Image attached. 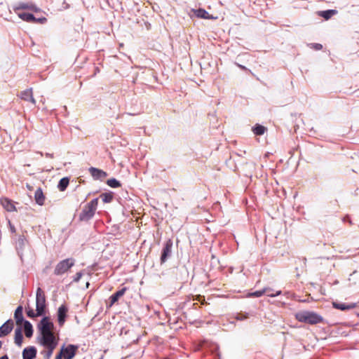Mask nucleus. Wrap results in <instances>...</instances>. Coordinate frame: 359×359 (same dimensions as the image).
Segmentation results:
<instances>
[{"instance_id": "obj_40", "label": "nucleus", "mask_w": 359, "mask_h": 359, "mask_svg": "<svg viewBox=\"0 0 359 359\" xmlns=\"http://www.w3.org/2000/svg\"><path fill=\"white\" fill-rule=\"evenodd\" d=\"M20 241L22 243H23V238L20 239Z\"/></svg>"}, {"instance_id": "obj_33", "label": "nucleus", "mask_w": 359, "mask_h": 359, "mask_svg": "<svg viewBox=\"0 0 359 359\" xmlns=\"http://www.w3.org/2000/svg\"><path fill=\"white\" fill-rule=\"evenodd\" d=\"M281 293V291H276V293H273V290L271 288V290L268 292H265V294H266L267 296L269 297H276V296H278Z\"/></svg>"}, {"instance_id": "obj_6", "label": "nucleus", "mask_w": 359, "mask_h": 359, "mask_svg": "<svg viewBox=\"0 0 359 359\" xmlns=\"http://www.w3.org/2000/svg\"><path fill=\"white\" fill-rule=\"evenodd\" d=\"M172 241L171 239H168L165 243L163 248L162 250V253L161 256V263H165L168 258L171 256L172 253Z\"/></svg>"}, {"instance_id": "obj_4", "label": "nucleus", "mask_w": 359, "mask_h": 359, "mask_svg": "<svg viewBox=\"0 0 359 359\" xmlns=\"http://www.w3.org/2000/svg\"><path fill=\"white\" fill-rule=\"evenodd\" d=\"M36 315H43L46 308V296L41 287L36 290Z\"/></svg>"}, {"instance_id": "obj_21", "label": "nucleus", "mask_w": 359, "mask_h": 359, "mask_svg": "<svg viewBox=\"0 0 359 359\" xmlns=\"http://www.w3.org/2000/svg\"><path fill=\"white\" fill-rule=\"evenodd\" d=\"M24 330L25 336L30 338L33 334V327L32 324L27 320L24 322Z\"/></svg>"}, {"instance_id": "obj_2", "label": "nucleus", "mask_w": 359, "mask_h": 359, "mask_svg": "<svg viewBox=\"0 0 359 359\" xmlns=\"http://www.w3.org/2000/svg\"><path fill=\"white\" fill-rule=\"evenodd\" d=\"M98 205V198H95L88 203L79 214L81 221H88L95 215Z\"/></svg>"}, {"instance_id": "obj_39", "label": "nucleus", "mask_w": 359, "mask_h": 359, "mask_svg": "<svg viewBox=\"0 0 359 359\" xmlns=\"http://www.w3.org/2000/svg\"><path fill=\"white\" fill-rule=\"evenodd\" d=\"M0 359H8V358L6 355H5L1 357Z\"/></svg>"}, {"instance_id": "obj_41", "label": "nucleus", "mask_w": 359, "mask_h": 359, "mask_svg": "<svg viewBox=\"0 0 359 359\" xmlns=\"http://www.w3.org/2000/svg\"><path fill=\"white\" fill-rule=\"evenodd\" d=\"M2 343L0 341V348H1Z\"/></svg>"}, {"instance_id": "obj_20", "label": "nucleus", "mask_w": 359, "mask_h": 359, "mask_svg": "<svg viewBox=\"0 0 359 359\" xmlns=\"http://www.w3.org/2000/svg\"><path fill=\"white\" fill-rule=\"evenodd\" d=\"M15 344L18 346H21L22 341H23V336L22 333V330L20 327L17 328L15 330V337H14Z\"/></svg>"}, {"instance_id": "obj_24", "label": "nucleus", "mask_w": 359, "mask_h": 359, "mask_svg": "<svg viewBox=\"0 0 359 359\" xmlns=\"http://www.w3.org/2000/svg\"><path fill=\"white\" fill-rule=\"evenodd\" d=\"M69 179L68 177L62 178L57 185V188L60 191H64L68 187Z\"/></svg>"}, {"instance_id": "obj_42", "label": "nucleus", "mask_w": 359, "mask_h": 359, "mask_svg": "<svg viewBox=\"0 0 359 359\" xmlns=\"http://www.w3.org/2000/svg\"><path fill=\"white\" fill-rule=\"evenodd\" d=\"M100 359H103V357H102V358H100Z\"/></svg>"}, {"instance_id": "obj_15", "label": "nucleus", "mask_w": 359, "mask_h": 359, "mask_svg": "<svg viewBox=\"0 0 359 359\" xmlns=\"http://www.w3.org/2000/svg\"><path fill=\"white\" fill-rule=\"evenodd\" d=\"M89 172L95 180L104 179L107 176L106 172L93 167L89 168Z\"/></svg>"}, {"instance_id": "obj_8", "label": "nucleus", "mask_w": 359, "mask_h": 359, "mask_svg": "<svg viewBox=\"0 0 359 359\" xmlns=\"http://www.w3.org/2000/svg\"><path fill=\"white\" fill-rule=\"evenodd\" d=\"M0 204L8 212H16L17 208L15 206V203L12 200L6 197L0 198Z\"/></svg>"}, {"instance_id": "obj_28", "label": "nucleus", "mask_w": 359, "mask_h": 359, "mask_svg": "<svg viewBox=\"0 0 359 359\" xmlns=\"http://www.w3.org/2000/svg\"><path fill=\"white\" fill-rule=\"evenodd\" d=\"M107 184L113 188H117L121 187V183L117 181L116 179L112 178L107 180Z\"/></svg>"}, {"instance_id": "obj_37", "label": "nucleus", "mask_w": 359, "mask_h": 359, "mask_svg": "<svg viewBox=\"0 0 359 359\" xmlns=\"http://www.w3.org/2000/svg\"><path fill=\"white\" fill-rule=\"evenodd\" d=\"M9 225H10V229H11V232L15 233L16 231L15 226L13 225H12L10 222H9Z\"/></svg>"}, {"instance_id": "obj_25", "label": "nucleus", "mask_w": 359, "mask_h": 359, "mask_svg": "<svg viewBox=\"0 0 359 359\" xmlns=\"http://www.w3.org/2000/svg\"><path fill=\"white\" fill-rule=\"evenodd\" d=\"M270 290H271L270 287H265L262 290H257L254 292L250 293L249 297H259L262 296L264 294H265V292H268Z\"/></svg>"}, {"instance_id": "obj_7", "label": "nucleus", "mask_w": 359, "mask_h": 359, "mask_svg": "<svg viewBox=\"0 0 359 359\" xmlns=\"http://www.w3.org/2000/svg\"><path fill=\"white\" fill-rule=\"evenodd\" d=\"M14 11L17 13L18 11L20 10H29L34 12H38L39 11V8L36 6L35 4L30 2H21L19 3L16 6L13 8Z\"/></svg>"}, {"instance_id": "obj_34", "label": "nucleus", "mask_w": 359, "mask_h": 359, "mask_svg": "<svg viewBox=\"0 0 359 359\" xmlns=\"http://www.w3.org/2000/svg\"><path fill=\"white\" fill-rule=\"evenodd\" d=\"M196 299L201 303V304H206L205 297L201 295H198L196 298Z\"/></svg>"}, {"instance_id": "obj_12", "label": "nucleus", "mask_w": 359, "mask_h": 359, "mask_svg": "<svg viewBox=\"0 0 359 359\" xmlns=\"http://www.w3.org/2000/svg\"><path fill=\"white\" fill-rule=\"evenodd\" d=\"M128 290L126 287H123L121 290L117 291L109 297V307H111L118 300L124 295Z\"/></svg>"}, {"instance_id": "obj_10", "label": "nucleus", "mask_w": 359, "mask_h": 359, "mask_svg": "<svg viewBox=\"0 0 359 359\" xmlns=\"http://www.w3.org/2000/svg\"><path fill=\"white\" fill-rule=\"evenodd\" d=\"M333 308L341 310V311H347V310H351L355 309L357 306L356 303H341V302H333L332 303Z\"/></svg>"}, {"instance_id": "obj_17", "label": "nucleus", "mask_w": 359, "mask_h": 359, "mask_svg": "<svg viewBox=\"0 0 359 359\" xmlns=\"http://www.w3.org/2000/svg\"><path fill=\"white\" fill-rule=\"evenodd\" d=\"M34 199L36 203L39 205H43L45 202L46 197L43 193L41 188H38L34 194Z\"/></svg>"}, {"instance_id": "obj_26", "label": "nucleus", "mask_w": 359, "mask_h": 359, "mask_svg": "<svg viewBox=\"0 0 359 359\" xmlns=\"http://www.w3.org/2000/svg\"><path fill=\"white\" fill-rule=\"evenodd\" d=\"M100 197L102 198L104 203H110L113 199V195L111 193H104L101 194Z\"/></svg>"}, {"instance_id": "obj_1", "label": "nucleus", "mask_w": 359, "mask_h": 359, "mask_svg": "<svg viewBox=\"0 0 359 359\" xmlns=\"http://www.w3.org/2000/svg\"><path fill=\"white\" fill-rule=\"evenodd\" d=\"M38 328L41 335L38 338L39 343L46 348L41 353L45 359H50L59 341L53 332L54 325L48 317H44L38 325Z\"/></svg>"}, {"instance_id": "obj_11", "label": "nucleus", "mask_w": 359, "mask_h": 359, "mask_svg": "<svg viewBox=\"0 0 359 359\" xmlns=\"http://www.w3.org/2000/svg\"><path fill=\"white\" fill-rule=\"evenodd\" d=\"M14 326L12 320H7L4 324L0 327V337L8 335L13 330Z\"/></svg>"}, {"instance_id": "obj_31", "label": "nucleus", "mask_w": 359, "mask_h": 359, "mask_svg": "<svg viewBox=\"0 0 359 359\" xmlns=\"http://www.w3.org/2000/svg\"><path fill=\"white\" fill-rule=\"evenodd\" d=\"M47 22V19L44 17L36 18L34 17V20L32 21V23H39V24H44Z\"/></svg>"}, {"instance_id": "obj_29", "label": "nucleus", "mask_w": 359, "mask_h": 359, "mask_svg": "<svg viewBox=\"0 0 359 359\" xmlns=\"http://www.w3.org/2000/svg\"><path fill=\"white\" fill-rule=\"evenodd\" d=\"M196 14L199 18H207L208 12L204 9L199 8L196 11Z\"/></svg>"}, {"instance_id": "obj_13", "label": "nucleus", "mask_w": 359, "mask_h": 359, "mask_svg": "<svg viewBox=\"0 0 359 359\" xmlns=\"http://www.w3.org/2000/svg\"><path fill=\"white\" fill-rule=\"evenodd\" d=\"M323 318L313 312H307L306 323L315 325L323 322Z\"/></svg>"}, {"instance_id": "obj_5", "label": "nucleus", "mask_w": 359, "mask_h": 359, "mask_svg": "<svg viewBox=\"0 0 359 359\" xmlns=\"http://www.w3.org/2000/svg\"><path fill=\"white\" fill-rule=\"evenodd\" d=\"M78 349V346L69 344L67 346H62L60 349V353H62L64 359H72Z\"/></svg>"}, {"instance_id": "obj_23", "label": "nucleus", "mask_w": 359, "mask_h": 359, "mask_svg": "<svg viewBox=\"0 0 359 359\" xmlns=\"http://www.w3.org/2000/svg\"><path fill=\"white\" fill-rule=\"evenodd\" d=\"M252 131H253L254 134L256 135H262L266 131V128H265L264 126H263L260 124H256L252 128Z\"/></svg>"}, {"instance_id": "obj_32", "label": "nucleus", "mask_w": 359, "mask_h": 359, "mask_svg": "<svg viewBox=\"0 0 359 359\" xmlns=\"http://www.w3.org/2000/svg\"><path fill=\"white\" fill-rule=\"evenodd\" d=\"M27 315L28 317L29 318H35L36 316H40L41 315H36V312L34 313V311H33V309H29L27 311Z\"/></svg>"}, {"instance_id": "obj_27", "label": "nucleus", "mask_w": 359, "mask_h": 359, "mask_svg": "<svg viewBox=\"0 0 359 359\" xmlns=\"http://www.w3.org/2000/svg\"><path fill=\"white\" fill-rule=\"evenodd\" d=\"M307 312L298 313L295 315V318L299 322L306 323Z\"/></svg>"}, {"instance_id": "obj_36", "label": "nucleus", "mask_w": 359, "mask_h": 359, "mask_svg": "<svg viewBox=\"0 0 359 359\" xmlns=\"http://www.w3.org/2000/svg\"><path fill=\"white\" fill-rule=\"evenodd\" d=\"M82 276V273L81 272H78L76 273V276H75V278H74V281L77 282L80 280V278H81Z\"/></svg>"}, {"instance_id": "obj_35", "label": "nucleus", "mask_w": 359, "mask_h": 359, "mask_svg": "<svg viewBox=\"0 0 359 359\" xmlns=\"http://www.w3.org/2000/svg\"><path fill=\"white\" fill-rule=\"evenodd\" d=\"M312 46L316 50H320L323 48V46L320 43H313Z\"/></svg>"}, {"instance_id": "obj_9", "label": "nucleus", "mask_w": 359, "mask_h": 359, "mask_svg": "<svg viewBox=\"0 0 359 359\" xmlns=\"http://www.w3.org/2000/svg\"><path fill=\"white\" fill-rule=\"evenodd\" d=\"M68 308L66 305H61L57 310V320L60 326H62L65 322V319L67 315Z\"/></svg>"}, {"instance_id": "obj_30", "label": "nucleus", "mask_w": 359, "mask_h": 359, "mask_svg": "<svg viewBox=\"0 0 359 359\" xmlns=\"http://www.w3.org/2000/svg\"><path fill=\"white\" fill-rule=\"evenodd\" d=\"M248 318V313H239L236 315V318L238 320H243Z\"/></svg>"}, {"instance_id": "obj_19", "label": "nucleus", "mask_w": 359, "mask_h": 359, "mask_svg": "<svg viewBox=\"0 0 359 359\" xmlns=\"http://www.w3.org/2000/svg\"><path fill=\"white\" fill-rule=\"evenodd\" d=\"M337 13V10H327L317 12L318 15L323 18L326 20L330 19L333 15H334Z\"/></svg>"}, {"instance_id": "obj_3", "label": "nucleus", "mask_w": 359, "mask_h": 359, "mask_svg": "<svg viewBox=\"0 0 359 359\" xmlns=\"http://www.w3.org/2000/svg\"><path fill=\"white\" fill-rule=\"evenodd\" d=\"M75 261L72 258L65 259L57 264L54 269V274L60 276L68 271L74 265Z\"/></svg>"}, {"instance_id": "obj_18", "label": "nucleus", "mask_w": 359, "mask_h": 359, "mask_svg": "<svg viewBox=\"0 0 359 359\" xmlns=\"http://www.w3.org/2000/svg\"><path fill=\"white\" fill-rule=\"evenodd\" d=\"M14 317H15V319L16 321V324L18 326H21L22 323L25 322L23 315H22V307L21 306H19L16 309V310L15 311Z\"/></svg>"}, {"instance_id": "obj_22", "label": "nucleus", "mask_w": 359, "mask_h": 359, "mask_svg": "<svg viewBox=\"0 0 359 359\" xmlns=\"http://www.w3.org/2000/svg\"><path fill=\"white\" fill-rule=\"evenodd\" d=\"M18 16L22 20L27 22H32L34 20V15L27 13H17Z\"/></svg>"}, {"instance_id": "obj_38", "label": "nucleus", "mask_w": 359, "mask_h": 359, "mask_svg": "<svg viewBox=\"0 0 359 359\" xmlns=\"http://www.w3.org/2000/svg\"><path fill=\"white\" fill-rule=\"evenodd\" d=\"M62 358H63L62 353H61L60 352L55 357V359H62Z\"/></svg>"}, {"instance_id": "obj_16", "label": "nucleus", "mask_w": 359, "mask_h": 359, "mask_svg": "<svg viewBox=\"0 0 359 359\" xmlns=\"http://www.w3.org/2000/svg\"><path fill=\"white\" fill-rule=\"evenodd\" d=\"M20 96L22 100L31 102L34 104L36 103V101H35L34 98L33 97V93H32V90L31 88L27 89L24 91H22L20 93Z\"/></svg>"}, {"instance_id": "obj_14", "label": "nucleus", "mask_w": 359, "mask_h": 359, "mask_svg": "<svg viewBox=\"0 0 359 359\" xmlns=\"http://www.w3.org/2000/svg\"><path fill=\"white\" fill-rule=\"evenodd\" d=\"M36 348L34 346L25 348L22 351L23 359H34L36 356Z\"/></svg>"}]
</instances>
